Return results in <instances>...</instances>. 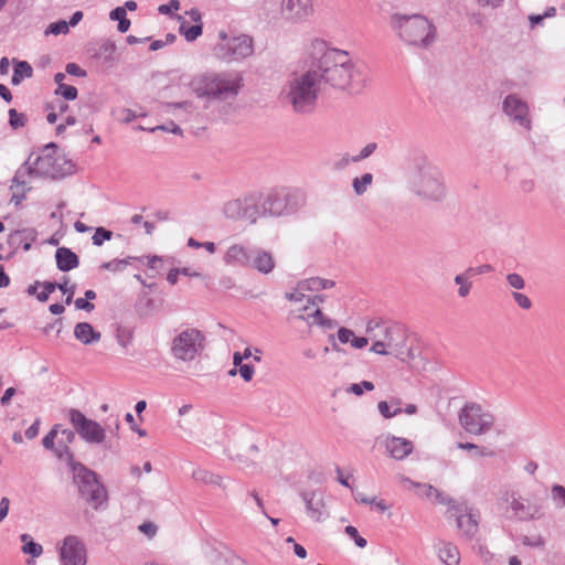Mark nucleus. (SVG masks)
Wrapping results in <instances>:
<instances>
[{
	"label": "nucleus",
	"mask_w": 565,
	"mask_h": 565,
	"mask_svg": "<svg viewBox=\"0 0 565 565\" xmlns=\"http://www.w3.org/2000/svg\"><path fill=\"white\" fill-rule=\"evenodd\" d=\"M20 539L24 543L22 546V552L24 554H30L33 557H39L42 555V545L33 542L32 537L29 534H22Z\"/></svg>",
	"instance_id": "obj_37"
},
{
	"label": "nucleus",
	"mask_w": 565,
	"mask_h": 565,
	"mask_svg": "<svg viewBox=\"0 0 565 565\" xmlns=\"http://www.w3.org/2000/svg\"><path fill=\"white\" fill-rule=\"evenodd\" d=\"M74 337L83 344L89 345L98 342L102 338L99 331H96L88 322H78L74 328Z\"/></svg>",
	"instance_id": "obj_28"
},
{
	"label": "nucleus",
	"mask_w": 565,
	"mask_h": 565,
	"mask_svg": "<svg viewBox=\"0 0 565 565\" xmlns=\"http://www.w3.org/2000/svg\"><path fill=\"white\" fill-rule=\"evenodd\" d=\"M377 409H379V413L386 419H390L398 414L402 413V408L401 407H395L394 411H391V407L388 405L387 402L385 401H381L379 402L377 404Z\"/></svg>",
	"instance_id": "obj_49"
},
{
	"label": "nucleus",
	"mask_w": 565,
	"mask_h": 565,
	"mask_svg": "<svg viewBox=\"0 0 565 565\" xmlns=\"http://www.w3.org/2000/svg\"><path fill=\"white\" fill-rule=\"evenodd\" d=\"M67 74L78 77L86 76V72L75 63H68L65 67Z\"/></svg>",
	"instance_id": "obj_62"
},
{
	"label": "nucleus",
	"mask_w": 565,
	"mask_h": 565,
	"mask_svg": "<svg viewBox=\"0 0 565 565\" xmlns=\"http://www.w3.org/2000/svg\"><path fill=\"white\" fill-rule=\"evenodd\" d=\"M257 201L255 198H246L244 200H235L225 205V213L230 217H239L255 223L260 213L257 210Z\"/></svg>",
	"instance_id": "obj_19"
},
{
	"label": "nucleus",
	"mask_w": 565,
	"mask_h": 565,
	"mask_svg": "<svg viewBox=\"0 0 565 565\" xmlns=\"http://www.w3.org/2000/svg\"><path fill=\"white\" fill-rule=\"evenodd\" d=\"M180 32L184 35L188 41H194L202 34V25L194 24L188 29H184L183 25L180 26Z\"/></svg>",
	"instance_id": "obj_48"
},
{
	"label": "nucleus",
	"mask_w": 565,
	"mask_h": 565,
	"mask_svg": "<svg viewBox=\"0 0 565 565\" xmlns=\"http://www.w3.org/2000/svg\"><path fill=\"white\" fill-rule=\"evenodd\" d=\"M214 444L223 447L231 460H236L245 466L254 462L258 451L249 434L242 435L226 426L215 429L213 434Z\"/></svg>",
	"instance_id": "obj_5"
},
{
	"label": "nucleus",
	"mask_w": 565,
	"mask_h": 565,
	"mask_svg": "<svg viewBox=\"0 0 565 565\" xmlns=\"http://www.w3.org/2000/svg\"><path fill=\"white\" fill-rule=\"evenodd\" d=\"M345 533L352 537L360 548H363L366 546V540L359 535L358 529L353 525H348L345 527Z\"/></svg>",
	"instance_id": "obj_54"
},
{
	"label": "nucleus",
	"mask_w": 565,
	"mask_h": 565,
	"mask_svg": "<svg viewBox=\"0 0 565 565\" xmlns=\"http://www.w3.org/2000/svg\"><path fill=\"white\" fill-rule=\"evenodd\" d=\"M205 337L195 328L181 331L171 344L172 355L180 361H193L204 349Z\"/></svg>",
	"instance_id": "obj_10"
},
{
	"label": "nucleus",
	"mask_w": 565,
	"mask_h": 565,
	"mask_svg": "<svg viewBox=\"0 0 565 565\" xmlns=\"http://www.w3.org/2000/svg\"><path fill=\"white\" fill-rule=\"evenodd\" d=\"M279 11L286 21L303 22L315 12L313 0H280Z\"/></svg>",
	"instance_id": "obj_17"
},
{
	"label": "nucleus",
	"mask_w": 565,
	"mask_h": 565,
	"mask_svg": "<svg viewBox=\"0 0 565 565\" xmlns=\"http://www.w3.org/2000/svg\"><path fill=\"white\" fill-rule=\"evenodd\" d=\"M373 391L374 384L370 381H362L360 383H353L347 388V393H351L354 395H362L363 391Z\"/></svg>",
	"instance_id": "obj_46"
},
{
	"label": "nucleus",
	"mask_w": 565,
	"mask_h": 565,
	"mask_svg": "<svg viewBox=\"0 0 565 565\" xmlns=\"http://www.w3.org/2000/svg\"><path fill=\"white\" fill-rule=\"evenodd\" d=\"M507 281L510 287L518 289V290L523 289L525 286V281H524L523 277L515 273L509 274L507 276Z\"/></svg>",
	"instance_id": "obj_56"
},
{
	"label": "nucleus",
	"mask_w": 565,
	"mask_h": 565,
	"mask_svg": "<svg viewBox=\"0 0 565 565\" xmlns=\"http://www.w3.org/2000/svg\"><path fill=\"white\" fill-rule=\"evenodd\" d=\"M491 270H492L491 265L484 264V265H481L478 267H469L468 269H466V274H468V276H475V275L486 274Z\"/></svg>",
	"instance_id": "obj_61"
},
{
	"label": "nucleus",
	"mask_w": 565,
	"mask_h": 565,
	"mask_svg": "<svg viewBox=\"0 0 565 565\" xmlns=\"http://www.w3.org/2000/svg\"><path fill=\"white\" fill-rule=\"evenodd\" d=\"M253 250L243 244L231 245L224 256L223 260L226 265L247 267L252 263Z\"/></svg>",
	"instance_id": "obj_23"
},
{
	"label": "nucleus",
	"mask_w": 565,
	"mask_h": 565,
	"mask_svg": "<svg viewBox=\"0 0 565 565\" xmlns=\"http://www.w3.org/2000/svg\"><path fill=\"white\" fill-rule=\"evenodd\" d=\"M138 529L141 533L147 535L149 539H152L157 534V531H158V526L150 521L143 522L142 524L139 525Z\"/></svg>",
	"instance_id": "obj_58"
},
{
	"label": "nucleus",
	"mask_w": 565,
	"mask_h": 565,
	"mask_svg": "<svg viewBox=\"0 0 565 565\" xmlns=\"http://www.w3.org/2000/svg\"><path fill=\"white\" fill-rule=\"evenodd\" d=\"M438 556L445 565H460L459 550L450 542H441L439 544Z\"/></svg>",
	"instance_id": "obj_31"
},
{
	"label": "nucleus",
	"mask_w": 565,
	"mask_h": 565,
	"mask_svg": "<svg viewBox=\"0 0 565 565\" xmlns=\"http://www.w3.org/2000/svg\"><path fill=\"white\" fill-rule=\"evenodd\" d=\"M472 276H468L466 271L463 274H459L455 277L456 285L459 286L458 296L460 298H466L470 294V289L472 287V282L469 280Z\"/></svg>",
	"instance_id": "obj_39"
},
{
	"label": "nucleus",
	"mask_w": 565,
	"mask_h": 565,
	"mask_svg": "<svg viewBox=\"0 0 565 565\" xmlns=\"http://www.w3.org/2000/svg\"><path fill=\"white\" fill-rule=\"evenodd\" d=\"M399 38L407 44L426 47L435 40V28L423 15H394Z\"/></svg>",
	"instance_id": "obj_7"
},
{
	"label": "nucleus",
	"mask_w": 565,
	"mask_h": 565,
	"mask_svg": "<svg viewBox=\"0 0 565 565\" xmlns=\"http://www.w3.org/2000/svg\"><path fill=\"white\" fill-rule=\"evenodd\" d=\"M373 175L371 173H364L360 178L353 180V189L358 195L363 194L367 186L372 183Z\"/></svg>",
	"instance_id": "obj_42"
},
{
	"label": "nucleus",
	"mask_w": 565,
	"mask_h": 565,
	"mask_svg": "<svg viewBox=\"0 0 565 565\" xmlns=\"http://www.w3.org/2000/svg\"><path fill=\"white\" fill-rule=\"evenodd\" d=\"M384 448L388 456L395 460H403L414 450L411 440L393 435H387L383 440Z\"/></svg>",
	"instance_id": "obj_20"
},
{
	"label": "nucleus",
	"mask_w": 565,
	"mask_h": 565,
	"mask_svg": "<svg viewBox=\"0 0 565 565\" xmlns=\"http://www.w3.org/2000/svg\"><path fill=\"white\" fill-rule=\"evenodd\" d=\"M74 483L85 502L94 510H99L107 504L108 492L99 481L98 476L84 465H74L72 468Z\"/></svg>",
	"instance_id": "obj_8"
},
{
	"label": "nucleus",
	"mask_w": 565,
	"mask_h": 565,
	"mask_svg": "<svg viewBox=\"0 0 565 565\" xmlns=\"http://www.w3.org/2000/svg\"><path fill=\"white\" fill-rule=\"evenodd\" d=\"M237 373H239V375L244 379L245 382H249L254 376L255 369L249 364H244L241 365L238 370L236 367L230 370L228 375L235 376Z\"/></svg>",
	"instance_id": "obj_43"
},
{
	"label": "nucleus",
	"mask_w": 565,
	"mask_h": 565,
	"mask_svg": "<svg viewBox=\"0 0 565 565\" xmlns=\"http://www.w3.org/2000/svg\"><path fill=\"white\" fill-rule=\"evenodd\" d=\"M74 306L77 310H84L87 312H90L95 309V306L90 301H87L85 298H77L74 301Z\"/></svg>",
	"instance_id": "obj_60"
},
{
	"label": "nucleus",
	"mask_w": 565,
	"mask_h": 565,
	"mask_svg": "<svg viewBox=\"0 0 565 565\" xmlns=\"http://www.w3.org/2000/svg\"><path fill=\"white\" fill-rule=\"evenodd\" d=\"M60 556L64 565L86 564V548L75 535H68L64 539L60 548Z\"/></svg>",
	"instance_id": "obj_18"
},
{
	"label": "nucleus",
	"mask_w": 565,
	"mask_h": 565,
	"mask_svg": "<svg viewBox=\"0 0 565 565\" xmlns=\"http://www.w3.org/2000/svg\"><path fill=\"white\" fill-rule=\"evenodd\" d=\"M504 113L521 126L530 128V119L527 118V105L513 95L505 97L503 102Z\"/></svg>",
	"instance_id": "obj_21"
},
{
	"label": "nucleus",
	"mask_w": 565,
	"mask_h": 565,
	"mask_svg": "<svg viewBox=\"0 0 565 565\" xmlns=\"http://www.w3.org/2000/svg\"><path fill=\"white\" fill-rule=\"evenodd\" d=\"M286 207V195L282 192L273 191L263 201V214L280 215Z\"/></svg>",
	"instance_id": "obj_26"
},
{
	"label": "nucleus",
	"mask_w": 565,
	"mask_h": 565,
	"mask_svg": "<svg viewBox=\"0 0 565 565\" xmlns=\"http://www.w3.org/2000/svg\"><path fill=\"white\" fill-rule=\"evenodd\" d=\"M179 8H180V2L178 0H170L168 4H161L158 10L162 14H168L172 10H175V11L179 10Z\"/></svg>",
	"instance_id": "obj_64"
},
{
	"label": "nucleus",
	"mask_w": 565,
	"mask_h": 565,
	"mask_svg": "<svg viewBox=\"0 0 565 565\" xmlns=\"http://www.w3.org/2000/svg\"><path fill=\"white\" fill-rule=\"evenodd\" d=\"M192 411L191 404H184L178 409L179 419L177 420V428L183 433H190L193 424L190 413Z\"/></svg>",
	"instance_id": "obj_33"
},
{
	"label": "nucleus",
	"mask_w": 565,
	"mask_h": 565,
	"mask_svg": "<svg viewBox=\"0 0 565 565\" xmlns=\"http://www.w3.org/2000/svg\"><path fill=\"white\" fill-rule=\"evenodd\" d=\"M242 86V77L239 76L211 74L200 81V84L195 86V93L198 97L230 102L236 98Z\"/></svg>",
	"instance_id": "obj_6"
},
{
	"label": "nucleus",
	"mask_w": 565,
	"mask_h": 565,
	"mask_svg": "<svg viewBox=\"0 0 565 565\" xmlns=\"http://www.w3.org/2000/svg\"><path fill=\"white\" fill-rule=\"evenodd\" d=\"M32 75L33 68L28 62H17L14 64V71L11 78V83L12 85H19L24 78H30Z\"/></svg>",
	"instance_id": "obj_34"
},
{
	"label": "nucleus",
	"mask_w": 565,
	"mask_h": 565,
	"mask_svg": "<svg viewBox=\"0 0 565 565\" xmlns=\"http://www.w3.org/2000/svg\"><path fill=\"white\" fill-rule=\"evenodd\" d=\"M352 332L353 330L349 329V328H345V327H341L339 328L338 332H337V335L334 334H330L328 337L329 339V342L331 344V349L335 352H340L341 349L340 347L338 345V343L335 342V338L338 339V341L342 344H345V343H349L350 342V338L352 335Z\"/></svg>",
	"instance_id": "obj_35"
},
{
	"label": "nucleus",
	"mask_w": 565,
	"mask_h": 565,
	"mask_svg": "<svg viewBox=\"0 0 565 565\" xmlns=\"http://www.w3.org/2000/svg\"><path fill=\"white\" fill-rule=\"evenodd\" d=\"M68 32V23L64 20L57 21L55 23H51L46 29L45 33H52L55 35L66 34Z\"/></svg>",
	"instance_id": "obj_53"
},
{
	"label": "nucleus",
	"mask_w": 565,
	"mask_h": 565,
	"mask_svg": "<svg viewBox=\"0 0 565 565\" xmlns=\"http://www.w3.org/2000/svg\"><path fill=\"white\" fill-rule=\"evenodd\" d=\"M56 95L63 96L66 100H74L77 97V88L64 83H60L55 90Z\"/></svg>",
	"instance_id": "obj_45"
},
{
	"label": "nucleus",
	"mask_w": 565,
	"mask_h": 565,
	"mask_svg": "<svg viewBox=\"0 0 565 565\" xmlns=\"http://www.w3.org/2000/svg\"><path fill=\"white\" fill-rule=\"evenodd\" d=\"M302 290L303 289H300V287L298 286V289L286 294V298L289 301L296 303L305 302L301 307L296 309V311L298 312L297 318L306 321L309 326H319L320 328L327 330L335 328L337 321L326 317L318 307V303L324 301V297H310L305 295Z\"/></svg>",
	"instance_id": "obj_9"
},
{
	"label": "nucleus",
	"mask_w": 565,
	"mask_h": 565,
	"mask_svg": "<svg viewBox=\"0 0 565 565\" xmlns=\"http://www.w3.org/2000/svg\"><path fill=\"white\" fill-rule=\"evenodd\" d=\"M8 115H9V125L14 130L24 127L28 122L26 115L23 113H19L14 108L9 109Z\"/></svg>",
	"instance_id": "obj_41"
},
{
	"label": "nucleus",
	"mask_w": 565,
	"mask_h": 565,
	"mask_svg": "<svg viewBox=\"0 0 565 565\" xmlns=\"http://www.w3.org/2000/svg\"><path fill=\"white\" fill-rule=\"evenodd\" d=\"M321 83L313 68L296 74L286 84L282 96L296 113H310L317 103Z\"/></svg>",
	"instance_id": "obj_3"
},
{
	"label": "nucleus",
	"mask_w": 565,
	"mask_h": 565,
	"mask_svg": "<svg viewBox=\"0 0 565 565\" xmlns=\"http://www.w3.org/2000/svg\"><path fill=\"white\" fill-rule=\"evenodd\" d=\"M365 332L370 337V351L379 355H392L403 363H409L415 354L408 345L406 332L397 324L381 319L369 320Z\"/></svg>",
	"instance_id": "obj_2"
},
{
	"label": "nucleus",
	"mask_w": 565,
	"mask_h": 565,
	"mask_svg": "<svg viewBox=\"0 0 565 565\" xmlns=\"http://www.w3.org/2000/svg\"><path fill=\"white\" fill-rule=\"evenodd\" d=\"M56 266L61 271H68L79 264L77 255L67 247H58L55 252Z\"/></svg>",
	"instance_id": "obj_29"
},
{
	"label": "nucleus",
	"mask_w": 565,
	"mask_h": 565,
	"mask_svg": "<svg viewBox=\"0 0 565 565\" xmlns=\"http://www.w3.org/2000/svg\"><path fill=\"white\" fill-rule=\"evenodd\" d=\"M167 113L172 115L181 124L195 127L198 113L189 102L167 104Z\"/></svg>",
	"instance_id": "obj_24"
},
{
	"label": "nucleus",
	"mask_w": 565,
	"mask_h": 565,
	"mask_svg": "<svg viewBox=\"0 0 565 565\" xmlns=\"http://www.w3.org/2000/svg\"><path fill=\"white\" fill-rule=\"evenodd\" d=\"M113 233L104 227L96 228L92 241L96 246H100L105 241H109L111 238Z\"/></svg>",
	"instance_id": "obj_51"
},
{
	"label": "nucleus",
	"mask_w": 565,
	"mask_h": 565,
	"mask_svg": "<svg viewBox=\"0 0 565 565\" xmlns=\"http://www.w3.org/2000/svg\"><path fill=\"white\" fill-rule=\"evenodd\" d=\"M459 423L471 435H484L494 425V416L477 403L466 404L459 413Z\"/></svg>",
	"instance_id": "obj_11"
},
{
	"label": "nucleus",
	"mask_w": 565,
	"mask_h": 565,
	"mask_svg": "<svg viewBox=\"0 0 565 565\" xmlns=\"http://www.w3.org/2000/svg\"><path fill=\"white\" fill-rule=\"evenodd\" d=\"M218 50L222 58L241 61L254 54V40L246 34L232 36L225 43L218 44Z\"/></svg>",
	"instance_id": "obj_15"
},
{
	"label": "nucleus",
	"mask_w": 565,
	"mask_h": 565,
	"mask_svg": "<svg viewBox=\"0 0 565 565\" xmlns=\"http://www.w3.org/2000/svg\"><path fill=\"white\" fill-rule=\"evenodd\" d=\"M405 482H407L409 486L412 487H417V488H420L422 489V493L420 495H424L426 498H431V497H439V492L437 489H435L434 487L429 486V484H419V483H416L409 479H404Z\"/></svg>",
	"instance_id": "obj_50"
},
{
	"label": "nucleus",
	"mask_w": 565,
	"mask_h": 565,
	"mask_svg": "<svg viewBox=\"0 0 565 565\" xmlns=\"http://www.w3.org/2000/svg\"><path fill=\"white\" fill-rule=\"evenodd\" d=\"M248 268L255 269L260 274H270L275 268V258L268 250L256 248L252 254V263Z\"/></svg>",
	"instance_id": "obj_25"
},
{
	"label": "nucleus",
	"mask_w": 565,
	"mask_h": 565,
	"mask_svg": "<svg viewBox=\"0 0 565 565\" xmlns=\"http://www.w3.org/2000/svg\"><path fill=\"white\" fill-rule=\"evenodd\" d=\"M56 288H58L64 295H66L65 303H72L76 286L74 284L70 285L68 279L64 278L63 282H57Z\"/></svg>",
	"instance_id": "obj_47"
},
{
	"label": "nucleus",
	"mask_w": 565,
	"mask_h": 565,
	"mask_svg": "<svg viewBox=\"0 0 565 565\" xmlns=\"http://www.w3.org/2000/svg\"><path fill=\"white\" fill-rule=\"evenodd\" d=\"M74 439L75 433L73 430L62 428L60 424H56L43 438L42 445L45 449L52 450L58 459L66 460L72 469L74 465H79V462L74 461V456L70 449Z\"/></svg>",
	"instance_id": "obj_12"
},
{
	"label": "nucleus",
	"mask_w": 565,
	"mask_h": 565,
	"mask_svg": "<svg viewBox=\"0 0 565 565\" xmlns=\"http://www.w3.org/2000/svg\"><path fill=\"white\" fill-rule=\"evenodd\" d=\"M522 543L527 546L541 547L544 545V540L540 535L534 537L524 536Z\"/></svg>",
	"instance_id": "obj_63"
},
{
	"label": "nucleus",
	"mask_w": 565,
	"mask_h": 565,
	"mask_svg": "<svg viewBox=\"0 0 565 565\" xmlns=\"http://www.w3.org/2000/svg\"><path fill=\"white\" fill-rule=\"evenodd\" d=\"M214 565H248L244 559L234 554H217L213 561Z\"/></svg>",
	"instance_id": "obj_40"
},
{
	"label": "nucleus",
	"mask_w": 565,
	"mask_h": 565,
	"mask_svg": "<svg viewBox=\"0 0 565 565\" xmlns=\"http://www.w3.org/2000/svg\"><path fill=\"white\" fill-rule=\"evenodd\" d=\"M319 82L339 89H359L364 79L349 52L328 49L313 68Z\"/></svg>",
	"instance_id": "obj_1"
},
{
	"label": "nucleus",
	"mask_w": 565,
	"mask_h": 565,
	"mask_svg": "<svg viewBox=\"0 0 565 565\" xmlns=\"http://www.w3.org/2000/svg\"><path fill=\"white\" fill-rule=\"evenodd\" d=\"M459 449L469 450L475 452L477 457H494L495 452L489 447H482L472 443H458Z\"/></svg>",
	"instance_id": "obj_38"
},
{
	"label": "nucleus",
	"mask_w": 565,
	"mask_h": 565,
	"mask_svg": "<svg viewBox=\"0 0 565 565\" xmlns=\"http://www.w3.org/2000/svg\"><path fill=\"white\" fill-rule=\"evenodd\" d=\"M43 290L36 294V299L40 302H45L49 299V296L56 289L57 282L55 281H45L42 284Z\"/></svg>",
	"instance_id": "obj_52"
},
{
	"label": "nucleus",
	"mask_w": 565,
	"mask_h": 565,
	"mask_svg": "<svg viewBox=\"0 0 565 565\" xmlns=\"http://www.w3.org/2000/svg\"><path fill=\"white\" fill-rule=\"evenodd\" d=\"M334 286V281L330 279H324L320 277H311L306 280L299 282L300 289H306L309 291H319L322 289L332 288Z\"/></svg>",
	"instance_id": "obj_32"
},
{
	"label": "nucleus",
	"mask_w": 565,
	"mask_h": 565,
	"mask_svg": "<svg viewBox=\"0 0 565 565\" xmlns=\"http://www.w3.org/2000/svg\"><path fill=\"white\" fill-rule=\"evenodd\" d=\"M408 189L423 201L440 202L447 188L439 170L427 162L416 164L408 174Z\"/></svg>",
	"instance_id": "obj_4"
},
{
	"label": "nucleus",
	"mask_w": 565,
	"mask_h": 565,
	"mask_svg": "<svg viewBox=\"0 0 565 565\" xmlns=\"http://www.w3.org/2000/svg\"><path fill=\"white\" fill-rule=\"evenodd\" d=\"M513 516L520 521H535L544 515L543 504L539 501H531L516 497L514 492L507 498Z\"/></svg>",
	"instance_id": "obj_16"
},
{
	"label": "nucleus",
	"mask_w": 565,
	"mask_h": 565,
	"mask_svg": "<svg viewBox=\"0 0 565 565\" xmlns=\"http://www.w3.org/2000/svg\"><path fill=\"white\" fill-rule=\"evenodd\" d=\"M513 298H514L515 302L519 305V307H521L522 309L527 310L532 306V301L524 294L513 292Z\"/></svg>",
	"instance_id": "obj_59"
},
{
	"label": "nucleus",
	"mask_w": 565,
	"mask_h": 565,
	"mask_svg": "<svg viewBox=\"0 0 565 565\" xmlns=\"http://www.w3.org/2000/svg\"><path fill=\"white\" fill-rule=\"evenodd\" d=\"M458 526L467 536H472L478 530V523L471 514H463L457 519Z\"/></svg>",
	"instance_id": "obj_36"
},
{
	"label": "nucleus",
	"mask_w": 565,
	"mask_h": 565,
	"mask_svg": "<svg viewBox=\"0 0 565 565\" xmlns=\"http://www.w3.org/2000/svg\"><path fill=\"white\" fill-rule=\"evenodd\" d=\"M32 175H34V173L32 170L31 157H29V159L18 169L12 180L11 189H15L17 191L13 193L11 201L14 202L15 205L20 204L24 199V186L28 178Z\"/></svg>",
	"instance_id": "obj_22"
},
{
	"label": "nucleus",
	"mask_w": 565,
	"mask_h": 565,
	"mask_svg": "<svg viewBox=\"0 0 565 565\" xmlns=\"http://www.w3.org/2000/svg\"><path fill=\"white\" fill-rule=\"evenodd\" d=\"M192 479L196 483L212 484V486H216L222 489L226 488L223 478L220 475L214 473L207 469L198 468V469L193 470Z\"/></svg>",
	"instance_id": "obj_30"
},
{
	"label": "nucleus",
	"mask_w": 565,
	"mask_h": 565,
	"mask_svg": "<svg viewBox=\"0 0 565 565\" xmlns=\"http://www.w3.org/2000/svg\"><path fill=\"white\" fill-rule=\"evenodd\" d=\"M377 145L375 142L367 143L359 154L352 157V161L359 162L363 159L369 158L375 150Z\"/></svg>",
	"instance_id": "obj_55"
},
{
	"label": "nucleus",
	"mask_w": 565,
	"mask_h": 565,
	"mask_svg": "<svg viewBox=\"0 0 565 565\" xmlns=\"http://www.w3.org/2000/svg\"><path fill=\"white\" fill-rule=\"evenodd\" d=\"M369 341H371L369 335L367 337H356L353 331L349 343L353 349L360 350V349L365 348L369 344Z\"/></svg>",
	"instance_id": "obj_57"
},
{
	"label": "nucleus",
	"mask_w": 565,
	"mask_h": 565,
	"mask_svg": "<svg viewBox=\"0 0 565 565\" xmlns=\"http://www.w3.org/2000/svg\"><path fill=\"white\" fill-rule=\"evenodd\" d=\"M309 516L315 521H321L324 514L323 495L319 492L302 494Z\"/></svg>",
	"instance_id": "obj_27"
},
{
	"label": "nucleus",
	"mask_w": 565,
	"mask_h": 565,
	"mask_svg": "<svg viewBox=\"0 0 565 565\" xmlns=\"http://www.w3.org/2000/svg\"><path fill=\"white\" fill-rule=\"evenodd\" d=\"M34 177L63 178L73 170V164L62 154H43L31 159Z\"/></svg>",
	"instance_id": "obj_13"
},
{
	"label": "nucleus",
	"mask_w": 565,
	"mask_h": 565,
	"mask_svg": "<svg viewBox=\"0 0 565 565\" xmlns=\"http://www.w3.org/2000/svg\"><path fill=\"white\" fill-rule=\"evenodd\" d=\"M551 498L556 507H565V488L561 484H553L551 488Z\"/></svg>",
	"instance_id": "obj_44"
},
{
	"label": "nucleus",
	"mask_w": 565,
	"mask_h": 565,
	"mask_svg": "<svg viewBox=\"0 0 565 565\" xmlns=\"http://www.w3.org/2000/svg\"><path fill=\"white\" fill-rule=\"evenodd\" d=\"M67 417L79 437L87 444H103L106 439L105 428L97 422L87 418L79 409L71 408Z\"/></svg>",
	"instance_id": "obj_14"
}]
</instances>
